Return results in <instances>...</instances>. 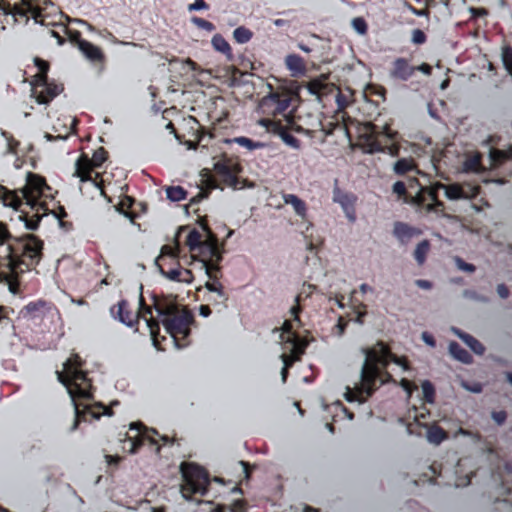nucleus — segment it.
I'll list each match as a JSON object with an SVG mask.
<instances>
[{
	"instance_id": "obj_1",
	"label": "nucleus",
	"mask_w": 512,
	"mask_h": 512,
	"mask_svg": "<svg viewBox=\"0 0 512 512\" xmlns=\"http://www.w3.org/2000/svg\"><path fill=\"white\" fill-rule=\"evenodd\" d=\"M362 351L365 354V360L360 381L353 388H346L345 398L348 402L363 403L383 384L395 382L387 370L391 362L402 367L403 370L409 368L408 360L405 357L396 356L383 341H378L372 347L363 348Z\"/></svg>"
},
{
	"instance_id": "obj_2",
	"label": "nucleus",
	"mask_w": 512,
	"mask_h": 512,
	"mask_svg": "<svg viewBox=\"0 0 512 512\" xmlns=\"http://www.w3.org/2000/svg\"><path fill=\"white\" fill-rule=\"evenodd\" d=\"M85 361L77 353H72L64 363L63 371H57V378L68 390L75 407V418L70 431H75L80 422L99 419L107 408L99 404L82 405L79 400L93 399V386L91 379L88 378L87 372L83 370Z\"/></svg>"
},
{
	"instance_id": "obj_3",
	"label": "nucleus",
	"mask_w": 512,
	"mask_h": 512,
	"mask_svg": "<svg viewBox=\"0 0 512 512\" xmlns=\"http://www.w3.org/2000/svg\"><path fill=\"white\" fill-rule=\"evenodd\" d=\"M342 95H337V102L339 110L329 120L322 122L319 118L304 126L295 121L293 117H284L282 122L269 119H259L258 124L264 127L267 132L278 135L282 141L291 148H299L300 141L292 135V132L303 133L310 137H314L315 133L321 131L325 136L333 135L335 133L341 134L343 137L351 141L352 137L349 131V124L352 119L344 111V103L342 102Z\"/></svg>"
},
{
	"instance_id": "obj_4",
	"label": "nucleus",
	"mask_w": 512,
	"mask_h": 512,
	"mask_svg": "<svg viewBox=\"0 0 512 512\" xmlns=\"http://www.w3.org/2000/svg\"><path fill=\"white\" fill-rule=\"evenodd\" d=\"M42 197L54 199L53 194H0V200L4 206L12 207L19 211V219L24 222L26 229L35 231L38 229L41 219L44 216L53 214L58 220L59 225L65 231L73 228L72 222L65 221L68 216L62 205L50 209L45 201H40Z\"/></svg>"
},
{
	"instance_id": "obj_5",
	"label": "nucleus",
	"mask_w": 512,
	"mask_h": 512,
	"mask_svg": "<svg viewBox=\"0 0 512 512\" xmlns=\"http://www.w3.org/2000/svg\"><path fill=\"white\" fill-rule=\"evenodd\" d=\"M214 173L204 169L200 174V191L210 192L214 189L231 188L241 190L247 185V180L242 177L243 166L240 158L236 155H229L226 152L215 157L213 165Z\"/></svg>"
},
{
	"instance_id": "obj_6",
	"label": "nucleus",
	"mask_w": 512,
	"mask_h": 512,
	"mask_svg": "<svg viewBox=\"0 0 512 512\" xmlns=\"http://www.w3.org/2000/svg\"><path fill=\"white\" fill-rule=\"evenodd\" d=\"M13 254L3 266L20 280V275L35 268L43 257L44 242L34 234H25L14 240Z\"/></svg>"
},
{
	"instance_id": "obj_7",
	"label": "nucleus",
	"mask_w": 512,
	"mask_h": 512,
	"mask_svg": "<svg viewBox=\"0 0 512 512\" xmlns=\"http://www.w3.org/2000/svg\"><path fill=\"white\" fill-rule=\"evenodd\" d=\"M304 300L302 293L295 297V304L290 308L292 320H285L282 326L281 339L285 352L281 355L283 368L281 370L282 379L285 382L288 370L296 361H299L304 354L308 341L302 338L293 330V321L300 323L299 315L302 312L301 302Z\"/></svg>"
},
{
	"instance_id": "obj_8",
	"label": "nucleus",
	"mask_w": 512,
	"mask_h": 512,
	"mask_svg": "<svg viewBox=\"0 0 512 512\" xmlns=\"http://www.w3.org/2000/svg\"><path fill=\"white\" fill-rule=\"evenodd\" d=\"M155 309L166 332L174 339L178 347L189 344L191 325L195 319L193 313L185 306L177 303H156Z\"/></svg>"
},
{
	"instance_id": "obj_9",
	"label": "nucleus",
	"mask_w": 512,
	"mask_h": 512,
	"mask_svg": "<svg viewBox=\"0 0 512 512\" xmlns=\"http://www.w3.org/2000/svg\"><path fill=\"white\" fill-rule=\"evenodd\" d=\"M108 159V152L104 147H99L96 149L91 158L88 157L87 154H81L75 164V175L80 179V182H90L94 188L100 190V192H106V189H120L127 190V184H119L115 182L112 185L110 180L111 174L108 172H99L98 169L102 167V165Z\"/></svg>"
},
{
	"instance_id": "obj_10",
	"label": "nucleus",
	"mask_w": 512,
	"mask_h": 512,
	"mask_svg": "<svg viewBox=\"0 0 512 512\" xmlns=\"http://www.w3.org/2000/svg\"><path fill=\"white\" fill-rule=\"evenodd\" d=\"M204 235L197 229H192L186 237V245L195 260L202 263L204 269L210 267H220L223 259V249H221L217 236L208 225H202Z\"/></svg>"
},
{
	"instance_id": "obj_11",
	"label": "nucleus",
	"mask_w": 512,
	"mask_h": 512,
	"mask_svg": "<svg viewBox=\"0 0 512 512\" xmlns=\"http://www.w3.org/2000/svg\"><path fill=\"white\" fill-rule=\"evenodd\" d=\"M111 313L115 318L119 319L120 322L124 323L128 327H133L138 322L139 317L143 318L149 328L154 346L159 348L160 343L158 336L160 333V324L159 321L153 318L151 308L146 306L142 296H140V310L137 315H134L129 309V303L126 300H121L117 306H113L111 308Z\"/></svg>"
},
{
	"instance_id": "obj_12",
	"label": "nucleus",
	"mask_w": 512,
	"mask_h": 512,
	"mask_svg": "<svg viewBox=\"0 0 512 512\" xmlns=\"http://www.w3.org/2000/svg\"><path fill=\"white\" fill-rule=\"evenodd\" d=\"M53 5L51 0H0V10L5 15H12L15 21L23 18L25 24L29 22V15L36 23L44 24V11Z\"/></svg>"
},
{
	"instance_id": "obj_13",
	"label": "nucleus",
	"mask_w": 512,
	"mask_h": 512,
	"mask_svg": "<svg viewBox=\"0 0 512 512\" xmlns=\"http://www.w3.org/2000/svg\"><path fill=\"white\" fill-rule=\"evenodd\" d=\"M130 429L136 430L137 434L132 437L126 432L121 441L123 442V450L131 454L136 453L146 442L151 446H155V452L160 454L161 445H159L155 436L160 438L162 445H173L176 442V438L174 436L170 437L168 435H160L156 429H148L142 423H132L130 425Z\"/></svg>"
},
{
	"instance_id": "obj_14",
	"label": "nucleus",
	"mask_w": 512,
	"mask_h": 512,
	"mask_svg": "<svg viewBox=\"0 0 512 512\" xmlns=\"http://www.w3.org/2000/svg\"><path fill=\"white\" fill-rule=\"evenodd\" d=\"M397 136L398 133L388 125L380 130L378 126L370 123L363 135L364 146L369 153L387 152L391 156H397L400 151V146L396 143Z\"/></svg>"
},
{
	"instance_id": "obj_15",
	"label": "nucleus",
	"mask_w": 512,
	"mask_h": 512,
	"mask_svg": "<svg viewBox=\"0 0 512 512\" xmlns=\"http://www.w3.org/2000/svg\"><path fill=\"white\" fill-rule=\"evenodd\" d=\"M183 477L181 491L185 497L195 494L205 495L210 483L207 470L194 462H183L180 465Z\"/></svg>"
},
{
	"instance_id": "obj_16",
	"label": "nucleus",
	"mask_w": 512,
	"mask_h": 512,
	"mask_svg": "<svg viewBox=\"0 0 512 512\" xmlns=\"http://www.w3.org/2000/svg\"><path fill=\"white\" fill-rule=\"evenodd\" d=\"M291 95L285 91H273L263 97L258 105L260 119H273L282 122L284 117H293L288 111L291 104Z\"/></svg>"
},
{
	"instance_id": "obj_17",
	"label": "nucleus",
	"mask_w": 512,
	"mask_h": 512,
	"mask_svg": "<svg viewBox=\"0 0 512 512\" xmlns=\"http://www.w3.org/2000/svg\"><path fill=\"white\" fill-rule=\"evenodd\" d=\"M184 121L185 126L187 128V135L189 136V138L186 139V134H181V144L187 145L188 149H196L204 140L206 135H208L210 139L217 137L218 128L216 125H214L211 130L206 131V129L193 116H190L188 119Z\"/></svg>"
},
{
	"instance_id": "obj_18",
	"label": "nucleus",
	"mask_w": 512,
	"mask_h": 512,
	"mask_svg": "<svg viewBox=\"0 0 512 512\" xmlns=\"http://www.w3.org/2000/svg\"><path fill=\"white\" fill-rule=\"evenodd\" d=\"M408 188H417V192H438L440 189H444L445 192H464L459 187H447L439 182L428 184L426 182H422L415 176H409L407 184L404 181L395 182L392 192H407Z\"/></svg>"
},
{
	"instance_id": "obj_19",
	"label": "nucleus",
	"mask_w": 512,
	"mask_h": 512,
	"mask_svg": "<svg viewBox=\"0 0 512 512\" xmlns=\"http://www.w3.org/2000/svg\"><path fill=\"white\" fill-rule=\"evenodd\" d=\"M397 196L399 200L410 202L421 211L438 213L444 209V204L437 198L438 194H397Z\"/></svg>"
},
{
	"instance_id": "obj_20",
	"label": "nucleus",
	"mask_w": 512,
	"mask_h": 512,
	"mask_svg": "<svg viewBox=\"0 0 512 512\" xmlns=\"http://www.w3.org/2000/svg\"><path fill=\"white\" fill-rule=\"evenodd\" d=\"M32 96L39 104H48L63 91V85L57 84L49 79L44 81H33Z\"/></svg>"
},
{
	"instance_id": "obj_21",
	"label": "nucleus",
	"mask_w": 512,
	"mask_h": 512,
	"mask_svg": "<svg viewBox=\"0 0 512 512\" xmlns=\"http://www.w3.org/2000/svg\"><path fill=\"white\" fill-rule=\"evenodd\" d=\"M116 210L127 217L132 223L135 219L146 211V204L143 202H137L129 194H120L119 201L115 205Z\"/></svg>"
},
{
	"instance_id": "obj_22",
	"label": "nucleus",
	"mask_w": 512,
	"mask_h": 512,
	"mask_svg": "<svg viewBox=\"0 0 512 512\" xmlns=\"http://www.w3.org/2000/svg\"><path fill=\"white\" fill-rule=\"evenodd\" d=\"M50 190L46 179L43 176L29 172L27 174L26 185L20 189H8L0 184V192H45Z\"/></svg>"
},
{
	"instance_id": "obj_23",
	"label": "nucleus",
	"mask_w": 512,
	"mask_h": 512,
	"mask_svg": "<svg viewBox=\"0 0 512 512\" xmlns=\"http://www.w3.org/2000/svg\"><path fill=\"white\" fill-rule=\"evenodd\" d=\"M414 74V65L404 57H398L391 63L389 76L394 80L408 81Z\"/></svg>"
},
{
	"instance_id": "obj_24",
	"label": "nucleus",
	"mask_w": 512,
	"mask_h": 512,
	"mask_svg": "<svg viewBox=\"0 0 512 512\" xmlns=\"http://www.w3.org/2000/svg\"><path fill=\"white\" fill-rule=\"evenodd\" d=\"M170 260L174 261L176 266L166 269L164 264L159 263L161 274L172 281L191 283L194 278L192 272L189 269L182 268L174 257H171Z\"/></svg>"
},
{
	"instance_id": "obj_25",
	"label": "nucleus",
	"mask_w": 512,
	"mask_h": 512,
	"mask_svg": "<svg viewBox=\"0 0 512 512\" xmlns=\"http://www.w3.org/2000/svg\"><path fill=\"white\" fill-rule=\"evenodd\" d=\"M394 172L398 176L409 175L413 173L414 176L421 175L423 178L422 182L432 183L428 177V175L421 173L418 169L416 162L413 158H400L394 164Z\"/></svg>"
},
{
	"instance_id": "obj_26",
	"label": "nucleus",
	"mask_w": 512,
	"mask_h": 512,
	"mask_svg": "<svg viewBox=\"0 0 512 512\" xmlns=\"http://www.w3.org/2000/svg\"><path fill=\"white\" fill-rule=\"evenodd\" d=\"M489 165L494 170L509 165L510 171H512V145L507 150L491 148L489 152Z\"/></svg>"
},
{
	"instance_id": "obj_27",
	"label": "nucleus",
	"mask_w": 512,
	"mask_h": 512,
	"mask_svg": "<svg viewBox=\"0 0 512 512\" xmlns=\"http://www.w3.org/2000/svg\"><path fill=\"white\" fill-rule=\"evenodd\" d=\"M16 236H13L10 232L8 225L4 222H0V259L7 261L11 254H13L14 240Z\"/></svg>"
},
{
	"instance_id": "obj_28",
	"label": "nucleus",
	"mask_w": 512,
	"mask_h": 512,
	"mask_svg": "<svg viewBox=\"0 0 512 512\" xmlns=\"http://www.w3.org/2000/svg\"><path fill=\"white\" fill-rule=\"evenodd\" d=\"M79 50L90 62L104 65L106 57L100 47L89 41H80Z\"/></svg>"
},
{
	"instance_id": "obj_29",
	"label": "nucleus",
	"mask_w": 512,
	"mask_h": 512,
	"mask_svg": "<svg viewBox=\"0 0 512 512\" xmlns=\"http://www.w3.org/2000/svg\"><path fill=\"white\" fill-rule=\"evenodd\" d=\"M393 234L402 244H406L413 237L421 235L422 230L419 228L410 226L407 223L397 221L394 223Z\"/></svg>"
},
{
	"instance_id": "obj_30",
	"label": "nucleus",
	"mask_w": 512,
	"mask_h": 512,
	"mask_svg": "<svg viewBox=\"0 0 512 512\" xmlns=\"http://www.w3.org/2000/svg\"><path fill=\"white\" fill-rule=\"evenodd\" d=\"M206 275L209 280L205 282L204 287L206 288V293H218V292H226L224 286L219 281L222 277L221 267H210L205 269Z\"/></svg>"
},
{
	"instance_id": "obj_31",
	"label": "nucleus",
	"mask_w": 512,
	"mask_h": 512,
	"mask_svg": "<svg viewBox=\"0 0 512 512\" xmlns=\"http://www.w3.org/2000/svg\"><path fill=\"white\" fill-rule=\"evenodd\" d=\"M333 201L341 204L350 222H354L356 220V212L354 207L356 197L354 194H334Z\"/></svg>"
},
{
	"instance_id": "obj_32",
	"label": "nucleus",
	"mask_w": 512,
	"mask_h": 512,
	"mask_svg": "<svg viewBox=\"0 0 512 512\" xmlns=\"http://www.w3.org/2000/svg\"><path fill=\"white\" fill-rule=\"evenodd\" d=\"M204 300L221 313L228 308L229 294L227 292L205 293Z\"/></svg>"
},
{
	"instance_id": "obj_33",
	"label": "nucleus",
	"mask_w": 512,
	"mask_h": 512,
	"mask_svg": "<svg viewBox=\"0 0 512 512\" xmlns=\"http://www.w3.org/2000/svg\"><path fill=\"white\" fill-rule=\"evenodd\" d=\"M463 169L465 172H482L484 171V166L482 165V155L479 152H475L472 155L466 157L463 162Z\"/></svg>"
},
{
	"instance_id": "obj_34",
	"label": "nucleus",
	"mask_w": 512,
	"mask_h": 512,
	"mask_svg": "<svg viewBox=\"0 0 512 512\" xmlns=\"http://www.w3.org/2000/svg\"><path fill=\"white\" fill-rule=\"evenodd\" d=\"M449 352L456 360H458L462 363H465V364L472 363L473 358H472L471 354L466 349H464L459 343H457L455 341L450 342Z\"/></svg>"
},
{
	"instance_id": "obj_35",
	"label": "nucleus",
	"mask_w": 512,
	"mask_h": 512,
	"mask_svg": "<svg viewBox=\"0 0 512 512\" xmlns=\"http://www.w3.org/2000/svg\"><path fill=\"white\" fill-rule=\"evenodd\" d=\"M221 142L225 144L237 143L238 145L244 147L248 151H253L255 149L263 147V144L261 142H255L252 139L245 136H239L235 138H224L221 140Z\"/></svg>"
},
{
	"instance_id": "obj_36",
	"label": "nucleus",
	"mask_w": 512,
	"mask_h": 512,
	"mask_svg": "<svg viewBox=\"0 0 512 512\" xmlns=\"http://www.w3.org/2000/svg\"><path fill=\"white\" fill-rule=\"evenodd\" d=\"M213 48L223 53L228 60H232V49L230 44L221 34H215L211 40Z\"/></svg>"
},
{
	"instance_id": "obj_37",
	"label": "nucleus",
	"mask_w": 512,
	"mask_h": 512,
	"mask_svg": "<svg viewBox=\"0 0 512 512\" xmlns=\"http://www.w3.org/2000/svg\"><path fill=\"white\" fill-rule=\"evenodd\" d=\"M448 437L447 432L437 424L427 427V439L430 443L440 444Z\"/></svg>"
},
{
	"instance_id": "obj_38",
	"label": "nucleus",
	"mask_w": 512,
	"mask_h": 512,
	"mask_svg": "<svg viewBox=\"0 0 512 512\" xmlns=\"http://www.w3.org/2000/svg\"><path fill=\"white\" fill-rule=\"evenodd\" d=\"M285 64L294 74H302L306 69L302 57L297 54L287 55L285 58Z\"/></svg>"
},
{
	"instance_id": "obj_39",
	"label": "nucleus",
	"mask_w": 512,
	"mask_h": 512,
	"mask_svg": "<svg viewBox=\"0 0 512 512\" xmlns=\"http://www.w3.org/2000/svg\"><path fill=\"white\" fill-rule=\"evenodd\" d=\"M458 336L464 343L477 355H483L485 352L484 345L470 334L460 332Z\"/></svg>"
},
{
	"instance_id": "obj_40",
	"label": "nucleus",
	"mask_w": 512,
	"mask_h": 512,
	"mask_svg": "<svg viewBox=\"0 0 512 512\" xmlns=\"http://www.w3.org/2000/svg\"><path fill=\"white\" fill-rule=\"evenodd\" d=\"M284 202L286 204H291L295 210V212L301 216L302 218L305 217L306 214V204L304 201H302L300 198H298L294 194H282Z\"/></svg>"
},
{
	"instance_id": "obj_41",
	"label": "nucleus",
	"mask_w": 512,
	"mask_h": 512,
	"mask_svg": "<svg viewBox=\"0 0 512 512\" xmlns=\"http://www.w3.org/2000/svg\"><path fill=\"white\" fill-rule=\"evenodd\" d=\"M430 248L431 244L429 240L425 239L418 243L413 254L418 265H423L425 263Z\"/></svg>"
},
{
	"instance_id": "obj_42",
	"label": "nucleus",
	"mask_w": 512,
	"mask_h": 512,
	"mask_svg": "<svg viewBox=\"0 0 512 512\" xmlns=\"http://www.w3.org/2000/svg\"><path fill=\"white\" fill-rule=\"evenodd\" d=\"M46 306V302L42 300L29 302L22 310V313L26 316L29 315L33 318L39 317L41 312Z\"/></svg>"
},
{
	"instance_id": "obj_43",
	"label": "nucleus",
	"mask_w": 512,
	"mask_h": 512,
	"mask_svg": "<svg viewBox=\"0 0 512 512\" xmlns=\"http://www.w3.org/2000/svg\"><path fill=\"white\" fill-rule=\"evenodd\" d=\"M210 194H195L189 201V203L185 206L187 214L194 213L198 217H201L200 209L198 204L203 200H207Z\"/></svg>"
},
{
	"instance_id": "obj_44",
	"label": "nucleus",
	"mask_w": 512,
	"mask_h": 512,
	"mask_svg": "<svg viewBox=\"0 0 512 512\" xmlns=\"http://www.w3.org/2000/svg\"><path fill=\"white\" fill-rule=\"evenodd\" d=\"M253 37V32L245 26H239L233 31V38L237 43L245 44Z\"/></svg>"
},
{
	"instance_id": "obj_45",
	"label": "nucleus",
	"mask_w": 512,
	"mask_h": 512,
	"mask_svg": "<svg viewBox=\"0 0 512 512\" xmlns=\"http://www.w3.org/2000/svg\"><path fill=\"white\" fill-rule=\"evenodd\" d=\"M34 62H35L36 67L38 68V73L35 75L33 81H44V80L49 79L48 78V71L50 68L49 63L40 58H35Z\"/></svg>"
},
{
	"instance_id": "obj_46",
	"label": "nucleus",
	"mask_w": 512,
	"mask_h": 512,
	"mask_svg": "<svg viewBox=\"0 0 512 512\" xmlns=\"http://www.w3.org/2000/svg\"><path fill=\"white\" fill-rule=\"evenodd\" d=\"M423 400L425 403L433 404L435 402V388L434 385L429 381L425 380L421 384Z\"/></svg>"
},
{
	"instance_id": "obj_47",
	"label": "nucleus",
	"mask_w": 512,
	"mask_h": 512,
	"mask_svg": "<svg viewBox=\"0 0 512 512\" xmlns=\"http://www.w3.org/2000/svg\"><path fill=\"white\" fill-rule=\"evenodd\" d=\"M502 62L507 72L512 76V47L505 46L502 49Z\"/></svg>"
},
{
	"instance_id": "obj_48",
	"label": "nucleus",
	"mask_w": 512,
	"mask_h": 512,
	"mask_svg": "<svg viewBox=\"0 0 512 512\" xmlns=\"http://www.w3.org/2000/svg\"><path fill=\"white\" fill-rule=\"evenodd\" d=\"M191 22L199 29H203L207 32H213L216 27L215 25L208 21V20H205L203 18H200V17H197V16H193L191 18Z\"/></svg>"
},
{
	"instance_id": "obj_49",
	"label": "nucleus",
	"mask_w": 512,
	"mask_h": 512,
	"mask_svg": "<svg viewBox=\"0 0 512 512\" xmlns=\"http://www.w3.org/2000/svg\"><path fill=\"white\" fill-rule=\"evenodd\" d=\"M2 136L6 139L7 141V147H8V152L9 153H12V154H16L17 153V150H18V146H19V141L16 140L13 135L7 131H2L1 132Z\"/></svg>"
},
{
	"instance_id": "obj_50",
	"label": "nucleus",
	"mask_w": 512,
	"mask_h": 512,
	"mask_svg": "<svg viewBox=\"0 0 512 512\" xmlns=\"http://www.w3.org/2000/svg\"><path fill=\"white\" fill-rule=\"evenodd\" d=\"M353 28L361 35L367 33L368 25L362 17H356L352 20Z\"/></svg>"
},
{
	"instance_id": "obj_51",
	"label": "nucleus",
	"mask_w": 512,
	"mask_h": 512,
	"mask_svg": "<svg viewBox=\"0 0 512 512\" xmlns=\"http://www.w3.org/2000/svg\"><path fill=\"white\" fill-rule=\"evenodd\" d=\"M411 40L416 45H422L427 41V36L421 29H414Z\"/></svg>"
},
{
	"instance_id": "obj_52",
	"label": "nucleus",
	"mask_w": 512,
	"mask_h": 512,
	"mask_svg": "<svg viewBox=\"0 0 512 512\" xmlns=\"http://www.w3.org/2000/svg\"><path fill=\"white\" fill-rule=\"evenodd\" d=\"M455 262H456V265L457 267L462 270V271H465V272H469V273H472L476 270V267L473 265V264H470V263H467L465 262L462 258L460 257H456L455 258Z\"/></svg>"
},
{
	"instance_id": "obj_53",
	"label": "nucleus",
	"mask_w": 512,
	"mask_h": 512,
	"mask_svg": "<svg viewBox=\"0 0 512 512\" xmlns=\"http://www.w3.org/2000/svg\"><path fill=\"white\" fill-rule=\"evenodd\" d=\"M238 465L241 468V476H242V478L239 481L241 483L242 480H248L250 478L251 466H250V464L248 462H245V461H239Z\"/></svg>"
},
{
	"instance_id": "obj_54",
	"label": "nucleus",
	"mask_w": 512,
	"mask_h": 512,
	"mask_svg": "<svg viewBox=\"0 0 512 512\" xmlns=\"http://www.w3.org/2000/svg\"><path fill=\"white\" fill-rule=\"evenodd\" d=\"M247 503L243 499L235 500L230 506V512H246Z\"/></svg>"
},
{
	"instance_id": "obj_55",
	"label": "nucleus",
	"mask_w": 512,
	"mask_h": 512,
	"mask_svg": "<svg viewBox=\"0 0 512 512\" xmlns=\"http://www.w3.org/2000/svg\"><path fill=\"white\" fill-rule=\"evenodd\" d=\"M105 460L108 466L117 468L121 461L123 460L122 456L119 455H105Z\"/></svg>"
},
{
	"instance_id": "obj_56",
	"label": "nucleus",
	"mask_w": 512,
	"mask_h": 512,
	"mask_svg": "<svg viewBox=\"0 0 512 512\" xmlns=\"http://www.w3.org/2000/svg\"><path fill=\"white\" fill-rule=\"evenodd\" d=\"M209 5L205 0H195L194 3L188 5V10L191 11H197V10H204L208 9Z\"/></svg>"
},
{
	"instance_id": "obj_57",
	"label": "nucleus",
	"mask_w": 512,
	"mask_h": 512,
	"mask_svg": "<svg viewBox=\"0 0 512 512\" xmlns=\"http://www.w3.org/2000/svg\"><path fill=\"white\" fill-rule=\"evenodd\" d=\"M400 386L407 392V394L410 396L412 394V392L417 389L416 385L406 379V378H402L401 381H400Z\"/></svg>"
},
{
	"instance_id": "obj_58",
	"label": "nucleus",
	"mask_w": 512,
	"mask_h": 512,
	"mask_svg": "<svg viewBox=\"0 0 512 512\" xmlns=\"http://www.w3.org/2000/svg\"><path fill=\"white\" fill-rule=\"evenodd\" d=\"M469 12L471 14V17L473 19H476L478 17L486 16L488 14L487 9L485 8H476V7H470Z\"/></svg>"
},
{
	"instance_id": "obj_59",
	"label": "nucleus",
	"mask_w": 512,
	"mask_h": 512,
	"mask_svg": "<svg viewBox=\"0 0 512 512\" xmlns=\"http://www.w3.org/2000/svg\"><path fill=\"white\" fill-rule=\"evenodd\" d=\"M492 418L497 424L501 425L505 422L507 414L505 411H494L492 412Z\"/></svg>"
},
{
	"instance_id": "obj_60",
	"label": "nucleus",
	"mask_w": 512,
	"mask_h": 512,
	"mask_svg": "<svg viewBox=\"0 0 512 512\" xmlns=\"http://www.w3.org/2000/svg\"><path fill=\"white\" fill-rule=\"evenodd\" d=\"M69 39L72 43H74L75 45H77V47L79 48V42L80 41H86L85 39L82 38V35L79 31L75 30V31H69Z\"/></svg>"
},
{
	"instance_id": "obj_61",
	"label": "nucleus",
	"mask_w": 512,
	"mask_h": 512,
	"mask_svg": "<svg viewBox=\"0 0 512 512\" xmlns=\"http://www.w3.org/2000/svg\"><path fill=\"white\" fill-rule=\"evenodd\" d=\"M421 338L422 340L429 346L431 347H435L436 346V340L435 338L433 337V335H431L430 333L428 332H423L422 335H421Z\"/></svg>"
},
{
	"instance_id": "obj_62",
	"label": "nucleus",
	"mask_w": 512,
	"mask_h": 512,
	"mask_svg": "<svg viewBox=\"0 0 512 512\" xmlns=\"http://www.w3.org/2000/svg\"><path fill=\"white\" fill-rule=\"evenodd\" d=\"M415 72L420 71L425 75H430L432 73V67L427 63H422L421 65L414 66Z\"/></svg>"
},
{
	"instance_id": "obj_63",
	"label": "nucleus",
	"mask_w": 512,
	"mask_h": 512,
	"mask_svg": "<svg viewBox=\"0 0 512 512\" xmlns=\"http://www.w3.org/2000/svg\"><path fill=\"white\" fill-rule=\"evenodd\" d=\"M497 293L501 298L506 299L509 296V289L505 284H499L497 286Z\"/></svg>"
},
{
	"instance_id": "obj_64",
	"label": "nucleus",
	"mask_w": 512,
	"mask_h": 512,
	"mask_svg": "<svg viewBox=\"0 0 512 512\" xmlns=\"http://www.w3.org/2000/svg\"><path fill=\"white\" fill-rule=\"evenodd\" d=\"M211 313H212L211 305H209L208 303L200 305V307H199V314L202 317H208V316L211 315Z\"/></svg>"
}]
</instances>
